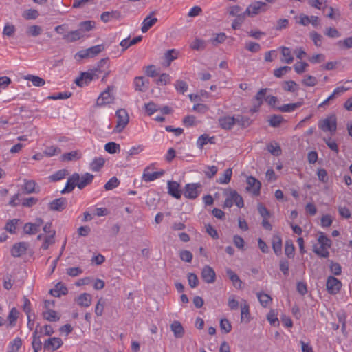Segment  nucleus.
<instances>
[{
    "instance_id": "obj_3",
    "label": "nucleus",
    "mask_w": 352,
    "mask_h": 352,
    "mask_svg": "<svg viewBox=\"0 0 352 352\" xmlns=\"http://www.w3.org/2000/svg\"><path fill=\"white\" fill-rule=\"evenodd\" d=\"M202 185L200 183H191L186 184L184 195L189 199H195L201 192Z\"/></svg>"
},
{
    "instance_id": "obj_10",
    "label": "nucleus",
    "mask_w": 352,
    "mask_h": 352,
    "mask_svg": "<svg viewBox=\"0 0 352 352\" xmlns=\"http://www.w3.org/2000/svg\"><path fill=\"white\" fill-rule=\"evenodd\" d=\"M63 342L60 338H51L44 342V349L49 351H54L59 349Z\"/></svg>"
},
{
    "instance_id": "obj_52",
    "label": "nucleus",
    "mask_w": 352,
    "mask_h": 352,
    "mask_svg": "<svg viewBox=\"0 0 352 352\" xmlns=\"http://www.w3.org/2000/svg\"><path fill=\"white\" fill-rule=\"evenodd\" d=\"M61 150L58 146H48L43 151V154L47 157H52L60 153Z\"/></svg>"
},
{
    "instance_id": "obj_6",
    "label": "nucleus",
    "mask_w": 352,
    "mask_h": 352,
    "mask_svg": "<svg viewBox=\"0 0 352 352\" xmlns=\"http://www.w3.org/2000/svg\"><path fill=\"white\" fill-rule=\"evenodd\" d=\"M116 117L118 118L117 124L116 126V132L120 133L126 126L129 121V117L127 111L124 109H120L116 111Z\"/></svg>"
},
{
    "instance_id": "obj_57",
    "label": "nucleus",
    "mask_w": 352,
    "mask_h": 352,
    "mask_svg": "<svg viewBox=\"0 0 352 352\" xmlns=\"http://www.w3.org/2000/svg\"><path fill=\"white\" fill-rule=\"evenodd\" d=\"M303 85L307 87H314L318 83V80L315 76L307 75L302 80Z\"/></svg>"
},
{
    "instance_id": "obj_12",
    "label": "nucleus",
    "mask_w": 352,
    "mask_h": 352,
    "mask_svg": "<svg viewBox=\"0 0 352 352\" xmlns=\"http://www.w3.org/2000/svg\"><path fill=\"white\" fill-rule=\"evenodd\" d=\"M67 205V201L64 197L54 199L49 204V209L53 211H63Z\"/></svg>"
},
{
    "instance_id": "obj_7",
    "label": "nucleus",
    "mask_w": 352,
    "mask_h": 352,
    "mask_svg": "<svg viewBox=\"0 0 352 352\" xmlns=\"http://www.w3.org/2000/svg\"><path fill=\"white\" fill-rule=\"evenodd\" d=\"M43 225V220L41 218H36L34 223H26L23 226V232L28 235L36 234L40 228Z\"/></svg>"
},
{
    "instance_id": "obj_16",
    "label": "nucleus",
    "mask_w": 352,
    "mask_h": 352,
    "mask_svg": "<svg viewBox=\"0 0 352 352\" xmlns=\"http://www.w3.org/2000/svg\"><path fill=\"white\" fill-rule=\"evenodd\" d=\"M179 184L174 181L168 182V193L175 199H180L182 192L179 190Z\"/></svg>"
},
{
    "instance_id": "obj_28",
    "label": "nucleus",
    "mask_w": 352,
    "mask_h": 352,
    "mask_svg": "<svg viewBox=\"0 0 352 352\" xmlns=\"http://www.w3.org/2000/svg\"><path fill=\"white\" fill-rule=\"evenodd\" d=\"M303 104L302 101L295 103H289L278 107L277 109L281 112H293Z\"/></svg>"
},
{
    "instance_id": "obj_1",
    "label": "nucleus",
    "mask_w": 352,
    "mask_h": 352,
    "mask_svg": "<svg viewBox=\"0 0 352 352\" xmlns=\"http://www.w3.org/2000/svg\"><path fill=\"white\" fill-rule=\"evenodd\" d=\"M223 196L226 197L223 208H231L234 204L239 208L244 206L242 197L235 190L230 188L224 189Z\"/></svg>"
},
{
    "instance_id": "obj_41",
    "label": "nucleus",
    "mask_w": 352,
    "mask_h": 352,
    "mask_svg": "<svg viewBox=\"0 0 352 352\" xmlns=\"http://www.w3.org/2000/svg\"><path fill=\"white\" fill-rule=\"evenodd\" d=\"M43 31L41 26L37 25H33L29 26L26 30V34L29 36L36 37L39 36Z\"/></svg>"
},
{
    "instance_id": "obj_38",
    "label": "nucleus",
    "mask_w": 352,
    "mask_h": 352,
    "mask_svg": "<svg viewBox=\"0 0 352 352\" xmlns=\"http://www.w3.org/2000/svg\"><path fill=\"white\" fill-rule=\"evenodd\" d=\"M236 124L243 128H247L251 125L252 120L247 116L238 115L235 117V124Z\"/></svg>"
},
{
    "instance_id": "obj_31",
    "label": "nucleus",
    "mask_w": 352,
    "mask_h": 352,
    "mask_svg": "<svg viewBox=\"0 0 352 352\" xmlns=\"http://www.w3.org/2000/svg\"><path fill=\"white\" fill-rule=\"evenodd\" d=\"M272 248L274 253L278 255L282 251V239L279 235H274L272 240Z\"/></svg>"
},
{
    "instance_id": "obj_35",
    "label": "nucleus",
    "mask_w": 352,
    "mask_h": 352,
    "mask_svg": "<svg viewBox=\"0 0 352 352\" xmlns=\"http://www.w3.org/2000/svg\"><path fill=\"white\" fill-rule=\"evenodd\" d=\"M142 39V37L141 36H136L133 38V39L130 40L129 38H126L123 39L120 45L121 47H123V51L129 48L130 46L135 45L138 43V42L141 41Z\"/></svg>"
},
{
    "instance_id": "obj_8",
    "label": "nucleus",
    "mask_w": 352,
    "mask_h": 352,
    "mask_svg": "<svg viewBox=\"0 0 352 352\" xmlns=\"http://www.w3.org/2000/svg\"><path fill=\"white\" fill-rule=\"evenodd\" d=\"M246 190L252 192L254 195H258L261 187V182L252 176H249L246 179Z\"/></svg>"
},
{
    "instance_id": "obj_49",
    "label": "nucleus",
    "mask_w": 352,
    "mask_h": 352,
    "mask_svg": "<svg viewBox=\"0 0 352 352\" xmlns=\"http://www.w3.org/2000/svg\"><path fill=\"white\" fill-rule=\"evenodd\" d=\"M191 49L195 50H203L206 47V43L205 41L196 38L193 42H192L190 45Z\"/></svg>"
},
{
    "instance_id": "obj_64",
    "label": "nucleus",
    "mask_w": 352,
    "mask_h": 352,
    "mask_svg": "<svg viewBox=\"0 0 352 352\" xmlns=\"http://www.w3.org/2000/svg\"><path fill=\"white\" fill-rule=\"evenodd\" d=\"M10 351L11 352H16L22 345V340L17 337L15 338L12 342H10Z\"/></svg>"
},
{
    "instance_id": "obj_13",
    "label": "nucleus",
    "mask_w": 352,
    "mask_h": 352,
    "mask_svg": "<svg viewBox=\"0 0 352 352\" xmlns=\"http://www.w3.org/2000/svg\"><path fill=\"white\" fill-rule=\"evenodd\" d=\"M220 127L224 130H230L235 125L234 116H223L218 119Z\"/></svg>"
},
{
    "instance_id": "obj_32",
    "label": "nucleus",
    "mask_w": 352,
    "mask_h": 352,
    "mask_svg": "<svg viewBox=\"0 0 352 352\" xmlns=\"http://www.w3.org/2000/svg\"><path fill=\"white\" fill-rule=\"evenodd\" d=\"M214 137L210 138L207 134H203L200 135L197 141V146L199 148L202 149L203 147L206 145L208 143L213 144Z\"/></svg>"
},
{
    "instance_id": "obj_56",
    "label": "nucleus",
    "mask_w": 352,
    "mask_h": 352,
    "mask_svg": "<svg viewBox=\"0 0 352 352\" xmlns=\"http://www.w3.org/2000/svg\"><path fill=\"white\" fill-rule=\"evenodd\" d=\"M294 251L295 248L292 242L291 241H286L285 246V255H287L289 258H292L294 256Z\"/></svg>"
},
{
    "instance_id": "obj_50",
    "label": "nucleus",
    "mask_w": 352,
    "mask_h": 352,
    "mask_svg": "<svg viewBox=\"0 0 352 352\" xmlns=\"http://www.w3.org/2000/svg\"><path fill=\"white\" fill-rule=\"evenodd\" d=\"M18 317H19V311L15 307H13L10 310V311L8 316V320L9 321L10 326H12V327L15 326Z\"/></svg>"
},
{
    "instance_id": "obj_15",
    "label": "nucleus",
    "mask_w": 352,
    "mask_h": 352,
    "mask_svg": "<svg viewBox=\"0 0 352 352\" xmlns=\"http://www.w3.org/2000/svg\"><path fill=\"white\" fill-rule=\"evenodd\" d=\"M28 244L25 242L15 243L11 249V254L14 257H20L26 252Z\"/></svg>"
},
{
    "instance_id": "obj_4",
    "label": "nucleus",
    "mask_w": 352,
    "mask_h": 352,
    "mask_svg": "<svg viewBox=\"0 0 352 352\" xmlns=\"http://www.w3.org/2000/svg\"><path fill=\"white\" fill-rule=\"evenodd\" d=\"M98 69H92L89 72H82L80 76L75 80L79 87L87 85L92 80L98 78Z\"/></svg>"
},
{
    "instance_id": "obj_51",
    "label": "nucleus",
    "mask_w": 352,
    "mask_h": 352,
    "mask_svg": "<svg viewBox=\"0 0 352 352\" xmlns=\"http://www.w3.org/2000/svg\"><path fill=\"white\" fill-rule=\"evenodd\" d=\"M19 221L20 220L17 219H13L12 220L8 221L5 226L6 230L11 234H14L16 232V225L18 224Z\"/></svg>"
},
{
    "instance_id": "obj_14",
    "label": "nucleus",
    "mask_w": 352,
    "mask_h": 352,
    "mask_svg": "<svg viewBox=\"0 0 352 352\" xmlns=\"http://www.w3.org/2000/svg\"><path fill=\"white\" fill-rule=\"evenodd\" d=\"M215 272L214 270L208 266L206 265L201 272V278L207 283H212L215 281Z\"/></svg>"
},
{
    "instance_id": "obj_53",
    "label": "nucleus",
    "mask_w": 352,
    "mask_h": 352,
    "mask_svg": "<svg viewBox=\"0 0 352 352\" xmlns=\"http://www.w3.org/2000/svg\"><path fill=\"white\" fill-rule=\"evenodd\" d=\"M283 121V118L280 115H273L269 119L270 125L272 127H278Z\"/></svg>"
},
{
    "instance_id": "obj_63",
    "label": "nucleus",
    "mask_w": 352,
    "mask_h": 352,
    "mask_svg": "<svg viewBox=\"0 0 352 352\" xmlns=\"http://www.w3.org/2000/svg\"><path fill=\"white\" fill-rule=\"evenodd\" d=\"M176 90L182 94H184L188 90V85L183 80H177L175 83Z\"/></svg>"
},
{
    "instance_id": "obj_21",
    "label": "nucleus",
    "mask_w": 352,
    "mask_h": 352,
    "mask_svg": "<svg viewBox=\"0 0 352 352\" xmlns=\"http://www.w3.org/2000/svg\"><path fill=\"white\" fill-rule=\"evenodd\" d=\"M164 175V171H158V172H149V168H146L144 169L143 175H142V179L144 182H153L158 178H160L161 176Z\"/></svg>"
},
{
    "instance_id": "obj_43",
    "label": "nucleus",
    "mask_w": 352,
    "mask_h": 352,
    "mask_svg": "<svg viewBox=\"0 0 352 352\" xmlns=\"http://www.w3.org/2000/svg\"><path fill=\"white\" fill-rule=\"evenodd\" d=\"M232 175V169L228 168L224 171L223 174L219 177V179L217 180V182L221 184H228L231 180Z\"/></svg>"
},
{
    "instance_id": "obj_61",
    "label": "nucleus",
    "mask_w": 352,
    "mask_h": 352,
    "mask_svg": "<svg viewBox=\"0 0 352 352\" xmlns=\"http://www.w3.org/2000/svg\"><path fill=\"white\" fill-rule=\"evenodd\" d=\"M104 49L103 45H97L87 49L90 57H94Z\"/></svg>"
},
{
    "instance_id": "obj_47",
    "label": "nucleus",
    "mask_w": 352,
    "mask_h": 352,
    "mask_svg": "<svg viewBox=\"0 0 352 352\" xmlns=\"http://www.w3.org/2000/svg\"><path fill=\"white\" fill-rule=\"evenodd\" d=\"M104 149L107 153L114 154L120 152V146L119 144L114 142H110L105 144Z\"/></svg>"
},
{
    "instance_id": "obj_11",
    "label": "nucleus",
    "mask_w": 352,
    "mask_h": 352,
    "mask_svg": "<svg viewBox=\"0 0 352 352\" xmlns=\"http://www.w3.org/2000/svg\"><path fill=\"white\" fill-rule=\"evenodd\" d=\"M80 180V175L78 173H74L72 176H70L65 188L61 190L62 194L71 192L77 186V182Z\"/></svg>"
},
{
    "instance_id": "obj_29",
    "label": "nucleus",
    "mask_w": 352,
    "mask_h": 352,
    "mask_svg": "<svg viewBox=\"0 0 352 352\" xmlns=\"http://www.w3.org/2000/svg\"><path fill=\"white\" fill-rule=\"evenodd\" d=\"M42 315L43 318L50 322H56L60 320V316L58 315L56 311L52 309L43 311Z\"/></svg>"
},
{
    "instance_id": "obj_25",
    "label": "nucleus",
    "mask_w": 352,
    "mask_h": 352,
    "mask_svg": "<svg viewBox=\"0 0 352 352\" xmlns=\"http://www.w3.org/2000/svg\"><path fill=\"white\" fill-rule=\"evenodd\" d=\"M121 16V13L118 10H113L111 12H104L100 15V19L104 23H108L111 19H118Z\"/></svg>"
},
{
    "instance_id": "obj_34",
    "label": "nucleus",
    "mask_w": 352,
    "mask_h": 352,
    "mask_svg": "<svg viewBox=\"0 0 352 352\" xmlns=\"http://www.w3.org/2000/svg\"><path fill=\"white\" fill-rule=\"evenodd\" d=\"M226 274L230 280L233 283L234 286L237 289H240L241 287L242 281L240 280L238 275L231 269H227Z\"/></svg>"
},
{
    "instance_id": "obj_46",
    "label": "nucleus",
    "mask_w": 352,
    "mask_h": 352,
    "mask_svg": "<svg viewBox=\"0 0 352 352\" xmlns=\"http://www.w3.org/2000/svg\"><path fill=\"white\" fill-rule=\"evenodd\" d=\"M247 16L246 14H245V12L243 13H241V14L235 16L236 18L234 19L232 23V28L234 30L239 29L244 22L245 19V16Z\"/></svg>"
},
{
    "instance_id": "obj_45",
    "label": "nucleus",
    "mask_w": 352,
    "mask_h": 352,
    "mask_svg": "<svg viewBox=\"0 0 352 352\" xmlns=\"http://www.w3.org/2000/svg\"><path fill=\"white\" fill-rule=\"evenodd\" d=\"M95 26V22L92 21H85L80 23L79 30H81L82 34H85V32L91 31Z\"/></svg>"
},
{
    "instance_id": "obj_62",
    "label": "nucleus",
    "mask_w": 352,
    "mask_h": 352,
    "mask_svg": "<svg viewBox=\"0 0 352 352\" xmlns=\"http://www.w3.org/2000/svg\"><path fill=\"white\" fill-rule=\"evenodd\" d=\"M66 172L67 171L64 169L60 170L54 173L53 175H50L49 178L52 182H58L65 178L66 175Z\"/></svg>"
},
{
    "instance_id": "obj_2",
    "label": "nucleus",
    "mask_w": 352,
    "mask_h": 352,
    "mask_svg": "<svg viewBox=\"0 0 352 352\" xmlns=\"http://www.w3.org/2000/svg\"><path fill=\"white\" fill-rule=\"evenodd\" d=\"M318 127L324 132L329 131L335 133L337 130V118L335 114H331L318 122Z\"/></svg>"
},
{
    "instance_id": "obj_5",
    "label": "nucleus",
    "mask_w": 352,
    "mask_h": 352,
    "mask_svg": "<svg viewBox=\"0 0 352 352\" xmlns=\"http://www.w3.org/2000/svg\"><path fill=\"white\" fill-rule=\"evenodd\" d=\"M267 10V4L262 1H255L248 6L245 11V14L248 16L254 17L261 12Z\"/></svg>"
},
{
    "instance_id": "obj_26",
    "label": "nucleus",
    "mask_w": 352,
    "mask_h": 352,
    "mask_svg": "<svg viewBox=\"0 0 352 352\" xmlns=\"http://www.w3.org/2000/svg\"><path fill=\"white\" fill-rule=\"evenodd\" d=\"M94 179V175L91 173H86L80 177L79 182H77V187L79 189H82L87 185L90 184Z\"/></svg>"
},
{
    "instance_id": "obj_54",
    "label": "nucleus",
    "mask_w": 352,
    "mask_h": 352,
    "mask_svg": "<svg viewBox=\"0 0 352 352\" xmlns=\"http://www.w3.org/2000/svg\"><path fill=\"white\" fill-rule=\"evenodd\" d=\"M177 52L175 50H169L164 54V58L167 63V65H169L172 61L175 60L177 57Z\"/></svg>"
},
{
    "instance_id": "obj_9",
    "label": "nucleus",
    "mask_w": 352,
    "mask_h": 352,
    "mask_svg": "<svg viewBox=\"0 0 352 352\" xmlns=\"http://www.w3.org/2000/svg\"><path fill=\"white\" fill-rule=\"evenodd\" d=\"M327 289L331 294H336L342 287V283L334 276H329L326 283Z\"/></svg>"
},
{
    "instance_id": "obj_60",
    "label": "nucleus",
    "mask_w": 352,
    "mask_h": 352,
    "mask_svg": "<svg viewBox=\"0 0 352 352\" xmlns=\"http://www.w3.org/2000/svg\"><path fill=\"white\" fill-rule=\"evenodd\" d=\"M120 184L118 179L116 177H111L104 185L106 190H111L116 188Z\"/></svg>"
},
{
    "instance_id": "obj_40",
    "label": "nucleus",
    "mask_w": 352,
    "mask_h": 352,
    "mask_svg": "<svg viewBox=\"0 0 352 352\" xmlns=\"http://www.w3.org/2000/svg\"><path fill=\"white\" fill-rule=\"evenodd\" d=\"M104 164V160L102 157H96L90 164V169L93 171H99Z\"/></svg>"
},
{
    "instance_id": "obj_27",
    "label": "nucleus",
    "mask_w": 352,
    "mask_h": 352,
    "mask_svg": "<svg viewBox=\"0 0 352 352\" xmlns=\"http://www.w3.org/2000/svg\"><path fill=\"white\" fill-rule=\"evenodd\" d=\"M67 292V288L62 283H58L55 285V287L50 291V294L55 297H60L61 295H65Z\"/></svg>"
},
{
    "instance_id": "obj_20",
    "label": "nucleus",
    "mask_w": 352,
    "mask_h": 352,
    "mask_svg": "<svg viewBox=\"0 0 352 352\" xmlns=\"http://www.w3.org/2000/svg\"><path fill=\"white\" fill-rule=\"evenodd\" d=\"M154 14V12L150 13L142 21L141 31L143 33L146 32L151 27H153L157 22V19L152 17L151 15Z\"/></svg>"
},
{
    "instance_id": "obj_18",
    "label": "nucleus",
    "mask_w": 352,
    "mask_h": 352,
    "mask_svg": "<svg viewBox=\"0 0 352 352\" xmlns=\"http://www.w3.org/2000/svg\"><path fill=\"white\" fill-rule=\"evenodd\" d=\"M38 327L39 324H38L32 334V346L34 352H38L42 348V342L41 340V334L38 332Z\"/></svg>"
},
{
    "instance_id": "obj_55",
    "label": "nucleus",
    "mask_w": 352,
    "mask_h": 352,
    "mask_svg": "<svg viewBox=\"0 0 352 352\" xmlns=\"http://www.w3.org/2000/svg\"><path fill=\"white\" fill-rule=\"evenodd\" d=\"M171 78L169 74L166 73L162 74L159 78L156 80V84L157 85H166L170 82Z\"/></svg>"
},
{
    "instance_id": "obj_23",
    "label": "nucleus",
    "mask_w": 352,
    "mask_h": 352,
    "mask_svg": "<svg viewBox=\"0 0 352 352\" xmlns=\"http://www.w3.org/2000/svg\"><path fill=\"white\" fill-rule=\"evenodd\" d=\"M92 297L88 293L81 294L76 299L78 305L82 307H88L91 304Z\"/></svg>"
},
{
    "instance_id": "obj_33",
    "label": "nucleus",
    "mask_w": 352,
    "mask_h": 352,
    "mask_svg": "<svg viewBox=\"0 0 352 352\" xmlns=\"http://www.w3.org/2000/svg\"><path fill=\"white\" fill-rule=\"evenodd\" d=\"M55 235L56 231H53L50 235L44 236L43 242L41 246V248L43 250H46L49 247L55 243Z\"/></svg>"
},
{
    "instance_id": "obj_37",
    "label": "nucleus",
    "mask_w": 352,
    "mask_h": 352,
    "mask_svg": "<svg viewBox=\"0 0 352 352\" xmlns=\"http://www.w3.org/2000/svg\"><path fill=\"white\" fill-rule=\"evenodd\" d=\"M24 78L32 82L35 87H42L45 84V80L38 76L29 74L25 76Z\"/></svg>"
},
{
    "instance_id": "obj_48",
    "label": "nucleus",
    "mask_w": 352,
    "mask_h": 352,
    "mask_svg": "<svg viewBox=\"0 0 352 352\" xmlns=\"http://www.w3.org/2000/svg\"><path fill=\"white\" fill-rule=\"evenodd\" d=\"M258 299L263 307H267L272 301L271 296L265 293L259 292L257 294Z\"/></svg>"
},
{
    "instance_id": "obj_58",
    "label": "nucleus",
    "mask_w": 352,
    "mask_h": 352,
    "mask_svg": "<svg viewBox=\"0 0 352 352\" xmlns=\"http://www.w3.org/2000/svg\"><path fill=\"white\" fill-rule=\"evenodd\" d=\"M245 49L249 52L256 53L261 49V45L258 43L250 41L245 43Z\"/></svg>"
},
{
    "instance_id": "obj_22",
    "label": "nucleus",
    "mask_w": 352,
    "mask_h": 352,
    "mask_svg": "<svg viewBox=\"0 0 352 352\" xmlns=\"http://www.w3.org/2000/svg\"><path fill=\"white\" fill-rule=\"evenodd\" d=\"M250 320V307L246 300H243L241 303V322H249Z\"/></svg>"
},
{
    "instance_id": "obj_17",
    "label": "nucleus",
    "mask_w": 352,
    "mask_h": 352,
    "mask_svg": "<svg viewBox=\"0 0 352 352\" xmlns=\"http://www.w3.org/2000/svg\"><path fill=\"white\" fill-rule=\"evenodd\" d=\"M85 36V34H82L81 30H72L67 34H65L63 36V38L68 43H74L76 42L80 38H83Z\"/></svg>"
},
{
    "instance_id": "obj_36",
    "label": "nucleus",
    "mask_w": 352,
    "mask_h": 352,
    "mask_svg": "<svg viewBox=\"0 0 352 352\" xmlns=\"http://www.w3.org/2000/svg\"><path fill=\"white\" fill-rule=\"evenodd\" d=\"M146 83H148V80H146L144 77L139 76L135 77L134 79V85L135 90L140 91H146L147 87L146 86Z\"/></svg>"
},
{
    "instance_id": "obj_19",
    "label": "nucleus",
    "mask_w": 352,
    "mask_h": 352,
    "mask_svg": "<svg viewBox=\"0 0 352 352\" xmlns=\"http://www.w3.org/2000/svg\"><path fill=\"white\" fill-rule=\"evenodd\" d=\"M113 100V96L111 95L109 91V87L105 91L102 92L97 99V105L102 106L104 104H110Z\"/></svg>"
},
{
    "instance_id": "obj_24",
    "label": "nucleus",
    "mask_w": 352,
    "mask_h": 352,
    "mask_svg": "<svg viewBox=\"0 0 352 352\" xmlns=\"http://www.w3.org/2000/svg\"><path fill=\"white\" fill-rule=\"evenodd\" d=\"M170 329L175 338H181L184 335V329L180 322L175 320L170 324Z\"/></svg>"
},
{
    "instance_id": "obj_59",
    "label": "nucleus",
    "mask_w": 352,
    "mask_h": 352,
    "mask_svg": "<svg viewBox=\"0 0 352 352\" xmlns=\"http://www.w3.org/2000/svg\"><path fill=\"white\" fill-rule=\"evenodd\" d=\"M313 251L318 256H319L320 257H322V258H328L329 256V252L328 251L327 248H323L322 249H320V246L318 247L317 245H314Z\"/></svg>"
},
{
    "instance_id": "obj_39",
    "label": "nucleus",
    "mask_w": 352,
    "mask_h": 352,
    "mask_svg": "<svg viewBox=\"0 0 352 352\" xmlns=\"http://www.w3.org/2000/svg\"><path fill=\"white\" fill-rule=\"evenodd\" d=\"M282 87L285 91L294 93L299 89L298 85L294 80L285 81L282 84Z\"/></svg>"
},
{
    "instance_id": "obj_42",
    "label": "nucleus",
    "mask_w": 352,
    "mask_h": 352,
    "mask_svg": "<svg viewBox=\"0 0 352 352\" xmlns=\"http://www.w3.org/2000/svg\"><path fill=\"white\" fill-rule=\"evenodd\" d=\"M36 183L34 180H24L23 190L25 194L36 192L35 187Z\"/></svg>"
},
{
    "instance_id": "obj_30",
    "label": "nucleus",
    "mask_w": 352,
    "mask_h": 352,
    "mask_svg": "<svg viewBox=\"0 0 352 352\" xmlns=\"http://www.w3.org/2000/svg\"><path fill=\"white\" fill-rule=\"evenodd\" d=\"M280 49L281 50V54L283 56V58H281V62L287 64H291L294 60V57L292 54L290 49L289 47L283 46L281 47Z\"/></svg>"
},
{
    "instance_id": "obj_44",
    "label": "nucleus",
    "mask_w": 352,
    "mask_h": 352,
    "mask_svg": "<svg viewBox=\"0 0 352 352\" xmlns=\"http://www.w3.org/2000/svg\"><path fill=\"white\" fill-rule=\"evenodd\" d=\"M318 241L320 245V249H322L323 248H328L331 245V239L328 238L323 232L320 233Z\"/></svg>"
}]
</instances>
